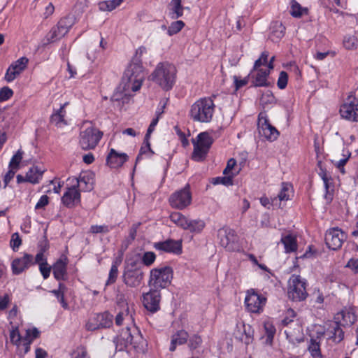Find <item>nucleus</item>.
<instances>
[{"mask_svg":"<svg viewBox=\"0 0 358 358\" xmlns=\"http://www.w3.org/2000/svg\"><path fill=\"white\" fill-rule=\"evenodd\" d=\"M156 259V255L153 252H146L142 257L143 263L146 266L152 264Z\"/></svg>","mask_w":358,"mask_h":358,"instance_id":"56","label":"nucleus"},{"mask_svg":"<svg viewBox=\"0 0 358 358\" xmlns=\"http://www.w3.org/2000/svg\"><path fill=\"white\" fill-rule=\"evenodd\" d=\"M350 152L348 150H343V158L338 160H334L335 166L340 170L342 173H345L344 165L350 157Z\"/></svg>","mask_w":358,"mask_h":358,"instance_id":"40","label":"nucleus"},{"mask_svg":"<svg viewBox=\"0 0 358 358\" xmlns=\"http://www.w3.org/2000/svg\"><path fill=\"white\" fill-rule=\"evenodd\" d=\"M49 203V197L47 195H43L39 199L35 206L36 210L43 209Z\"/></svg>","mask_w":358,"mask_h":358,"instance_id":"62","label":"nucleus"},{"mask_svg":"<svg viewBox=\"0 0 358 358\" xmlns=\"http://www.w3.org/2000/svg\"><path fill=\"white\" fill-rule=\"evenodd\" d=\"M187 226L185 230H188L193 233H200L205 227V222L201 220H187Z\"/></svg>","mask_w":358,"mask_h":358,"instance_id":"32","label":"nucleus"},{"mask_svg":"<svg viewBox=\"0 0 358 358\" xmlns=\"http://www.w3.org/2000/svg\"><path fill=\"white\" fill-rule=\"evenodd\" d=\"M143 276L141 271L127 268L123 274V281L130 287H137L141 284Z\"/></svg>","mask_w":358,"mask_h":358,"instance_id":"21","label":"nucleus"},{"mask_svg":"<svg viewBox=\"0 0 358 358\" xmlns=\"http://www.w3.org/2000/svg\"><path fill=\"white\" fill-rule=\"evenodd\" d=\"M185 26V23L182 20L173 22L168 28V34L173 36L178 33Z\"/></svg>","mask_w":358,"mask_h":358,"instance_id":"44","label":"nucleus"},{"mask_svg":"<svg viewBox=\"0 0 358 358\" xmlns=\"http://www.w3.org/2000/svg\"><path fill=\"white\" fill-rule=\"evenodd\" d=\"M145 73L144 68L138 62H131L124 73L122 79V85L124 95H132L140 90L144 81Z\"/></svg>","mask_w":358,"mask_h":358,"instance_id":"1","label":"nucleus"},{"mask_svg":"<svg viewBox=\"0 0 358 358\" xmlns=\"http://www.w3.org/2000/svg\"><path fill=\"white\" fill-rule=\"evenodd\" d=\"M68 259L62 255L53 265V275L57 280H62L66 275Z\"/></svg>","mask_w":358,"mask_h":358,"instance_id":"25","label":"nucleus"},{"mask_svg":"<svg viewBox=\"0 0 358 358\" xmlns=\"http://www.w3.org/2000/svg\"><path fill=\"white\" fill-rule=\"evenodd\" d=\"M113 324V315L108 312L92 315L86 325L87 331H95L101 328L110 327Z\"/></svg>","mask_w":358,"mask_h":358,"instance_id":"14","label":"nucleus"},{"mask_svg":"<svg viewBox=\"0 0 358 358\" xmlns=\"http://www.w3.org/2000/svg\"><path fill=\"white\" fill-rule=\"evenodd\" d=\"M173 278V270L169 266L153 268L150 271L149 285L157 290L168 287Z\"/></svg>","mask_w":358,"mask_h":358,"instance_id":"5","label":"nucleus"},{"mask_svg":"<svg viewBox=\"0 0 358 358\" xmlns=\"http://www.w3.org/2000/svg\"><path fill=\"white\" fill-rule=\"evenodd\" d=\"M181 1V0H171L169 3V15L171 19L176 20L182 16L184 7Z\"/></svg>","mask_w":358,"mask_h":358,"instance_id":"26","label":"nucleus"},{"mask_svg":"<svg viewBox=\"0 0 358 358\" xmlns=\"http://www.w3.org/2000/svg\"><path fill=\"white\" fill-rule=\"evenodd\" d=\"M118 269L116 264H113L109 271L108 278L106 281V285L113 284L117 278Z\"/></svg>","mask_w":358,"mask_h":358,"instance_id":"49","label":"nucleus"},{"mask_svg":"<svg viewBox=\"0 0 358 358\" xmlns=\"http://www.w3.org/2000/svg\"><path fill=\"white\" fill-rule=\"evenodd\" d=\"M346 234L339 228L334 227L329 229L325 235V243L329 249H339L346 240Z\"/></svg>","mask_w":358,"mask_h":358,"instance_id":"16","label":"nucleus"},{"mask_svg":"<svg viewBox=\"0 0 358 358\" xmlns=\"http://www.w3.org/2000/svg\"><path fill=\"white\" fill-rule=\"evenodd\" d=\"M65 286L60 283L58 289L52 290L51 292L57 298L62 307L65 309L68 308V303L64 300Z\"/></svg>","mask_w":358,"mask_h":358,"instance_id":"39","label":"nucleus"},{"mask_svg":"<svg viewBox=\"0 0 358 358\" xmlns=\"http://www.w3.org/2000/svg\"><path fill=\"white\" fill-rule=\"evenodd\" d=\"M13 91L8 87H4L0 90V101L8 100L13 96Z\"/></svg>","mask_w":358,"mask_h":358,"instance_id":"60","label":"nucleus"},{"mask_svg":"<svg viewBox=\"0 0 358 358\" xmlns=\"http://www.w3.org/2000/svg\"><path fill=\"white\" fill-rule=\"evenodd\" d=\"M292 194L293 191L292 185L289 183L283 182L278 197L280 201H287L291 199Z\"/></svg>","mask_w":358,"mask_h":358,"instance_id":"37","label":"nucleus"},{"mask_svg":"<svg viewBox=\"0 0 358 358\" xmlns=\"http://www.w3.org/2000/svg\"><path fill=\"white\" fill-rule=\"evenodd\" d=\"M102 132L96 128L90 126L81 131L80 145L83 150L94 149L102 137Z\"/></svg>","mask_w":358,"mask_h":358,"instance_id":"10","label":"nucleus"},{"mask_svg":"<svg viewBox=\"0 0 358 358\" xmlns=\"http://www.w3.org/2000/svg\"><path fill=\"white\" fill-rule=\"evenodd\" d=\"M131 315H129V308L127 307L122 310L120 311L115 317V324L118 326L122 325V321L124 320H130Z\"/></svg>","mask_w":358,"mask_h":358,"instance_id":"47","label":"nucleus"},{"mask_svg":"<svg viewBox=\"0 0 358 358\" xmlns=\"http://www.w3.org/2000/svg\"><path fill=\"white\" fill-rule=\"evenodd\" d=\"M257 125L259 134L268 141H274L278 138L279 131L269 123L265 113H259Z\"/></svg>","mask_w":358,"mask_h":358,"instance_id":"15","label":"nucleus"},{"mask_svg":"<svg viewBox=\"0 0 358 358\" xmlns=\"http://www.w3.org/2000/svg\"><path fill=\"white\" fill-rule=\"evenodd\" d=\"M288 76L285 71H281L279 75V78L278 80V87L280 89H284L286 87L287 85Z\"/></svg>","mask_w":358,"mask_h":358,"instance_id":"58","label":"nucleus"},{"mask_svg":"<svg viewBox=\"0 0 358 358\" xmlns=\"http://www.w3.org/2000/svg\"><path fill=\"white\" fill-rule=\"evenodd\" d=\"M112 229L111 227L108 225H92L90 227V232L92 234H106Z\"/></svg>","mask_w":358,"mask_h":358,"instance_id":"52","label":"nucleus"},{"mask_svg":"<svg viewBox=\"0 0 358 358\" xmlns=\"http://www.w3.org/2000/svg\"><path fill=\"white\" fill-rule=\"evenodd\" d=\"M23 151L18 150L17 152L13 156L9 163V169L17 170L19 169V164L22 159Z\"/></svg>","mask_w":358,"mask_h":358,"instance_id":"43","label":"nucleus"},{"mask_svg":"<svg viewBox=\"0 0 358 358\" xmlns=\"http://www.w3.org/2000/svg\"><path fill=\"white\" fill-rule=\"evenodd\" d=\"M40 335V331L38 330V329L34 327L31 329H28L26 331V334L23 337L22 341H28L31 343L33 342L34 339L38 338Z\"/></svg>","mask_w":358,"mask_h":358,"instance_id":"48","label":"nucleus"},{"mask_svg":"<svg viewBox=\"0 0 358 358\" xmlns=\"http://www.w3.org/2000/svg\"><path fill=\"white\" fill-rule=\"evenodd\" d=\"M161 294L159 290L151 289L143 295V304L144 307L152 313L160 309Z\"/></svg>","mask_w":358,"mask_h":358,"instance_id":"18","label":"nucleus"},{"mask_svg":"<svg viewBox=\"0 0 358 358\" xmlns=\"http://www.w3.org/2000/svg\"><path fill=\"white\" fill-rule=\"evenodd\" d=\"M23 338L21 337L17 327L13 328L10 332V342L17 345L19 346L20 345V341L22 340Z\"/></svg>","mask_w":358,"mask_h":358,"instance_id":"51","label":"nucleus"},{"mask_svg":"<svg viewBox=\"0 0 358 358\" xmlns=\"http://www.w3.org/2000/svg\"><path fill=\"white\" fill-rule=\"evenodd\" d=\"M335 320L336 322L334 327V337L335 340H337V341L339 342L343 338V332L340 328L338 323L343 326L352 324L357 320V317L350 309L345 308L336 314Z\"/></svg>","mask_w":358,"mask_h":358,"instance_id":"8","label":"nucleus"},{"mask_svg":"<svg viewBox=\"0 0 358 358\" xmlns=\"http://www.w3.org/2000/svg\"><path fill=\"white\" fill-rule=\"evenodd\" d=\"M34 264V257L31 255L25 253L21 257L13 259L11 264L13 273L19 275L24 271L28 269L31 265Z\"/></svg>","mask_w":358,"mask_h":358,"instance_id":"19","label":"nucleus"},{"mask_svg":"<svg viewBox=\"0 0 358 358\" xmlns=\"http://www.w3.org/2000/svg\"><path fill=\"white\" fill-rule=\"evenodd\" d=\"M340 114L343 119L352 122H358V100L350 95L341 106Z\"/></svg>","mask_w":358,"mask_h":358,"instance_id":"13","label":"nucleus"},{"mask_svg":"<svg viewBox=\"0 0 358 358\" xmlns=\"http://www.w3.org/2000/svg\"><path fill=\"white\" fill-rule=\"evenodd\" d=\"M67 104L68 103H65L57 112L53 113L51 116V122L58 127H62L67 124V122L65 120L66 110L64 109Z\"/></svg>","mask_w":358,"mask_h":358,"instance_id":"28","label":"nucleus"},{"mask_svg":"<svg viewBox=\"0 0 358 358\" xmlns=\"http://www.w3.org/2000/svg\"><path fill=\"white\" fill-rule=\"evenodd\" d=\"M177 70L169 62L159 63L150 75V79L164 90H171L176 83Z\"/></svg>","mask_w":358,"mask_h":358,"instance_id":"2","label":"nucleus"},{"mask_svg":"<svg viewBox=\"0 0 358 358\" xmlns=\"http://www.w3.org/2000/svg\"><path fill=\"white\" fill-rule=\"evenodd\" d=\"M43 172L44 170L38 166L30 168L26 174L27 182L32 184L38 183L42 178Z\"/></svg>","mask_w":358,"mask_h":358,"instance_id":"30","label":"nucleus"},{"mask_svg":"<svg viewBox=\"0 0 358 358\" xmlns=\"http://www.w3.org/2000/svg\"><path fill=\"white\" fill-rule=\"evenodd\" d=\"M22 241L21 239L19 237V235L17 233H15L12 235L11 240H10V246L11 248L15 250L17 249L20 245H21Z\"/></svg>","mask_w":358,"mask_h":358,"instance_id":"63","label":"nucleus"},{"mask_svg":"<svg viewBox=\"0 0 358 358\" xmlns=\"http://www.w3.org/2000/svg\"><path fill=\"white\" fill-rule=\"evenodd\" d=\"M189 335L188 333L184 330L178 331L171 336V345L169 348L170 351L173 352L176 349L177 345L185 344Z\"/></svg>","mask_w":358,"mask_h":358,"instance_id":"27","label":"nucleus"},{"mask_svg":"<svg viewBox=\"0 0 358 358\" xmlns=\"http://www.w3.org/2000/svg\"><path fill=\"white\" fill-rule=\"evenodd\" d=\"M343 45L346 49L352 50L357 46V38L354 35H346L343 39Z\"/></svg>","mask_w":358,"mask_h":358,"instance_id":"50","label":"nucleus"},{"mask_svg":"<svg viewBox=\"0 0 358 358\" xmlns=\"http://www.w3.org/2000/svg\"><path fill=\"white\" fill-rule=\"evenodd\" d=\"M268 57V52H262L261 57L255 62L254 69H258L261 66L266 65L267 64Z\"/></svg>","mask_w":358,"mask_h":358,"instance_id":"59","label":"nucleus"},{"mask_svg":"<svg viewBox=\"0 0 358 358\" xmlns=\"http://www.w3.org/2000/svg\"><path fill=\"white\" fill-rule=\"evenodd\" d=\"M218 236L222 247L230 251L238 249V237L234 230L229 228L221 229Z\"/></svg>","mask_w":358,"mask_h":358,"instance_id":"17","label":"nucleus"},{"mask_svg":"<svg viewBox=\"0 0 358 358\" xmlns=\"http://www.w3.org/2000/svg\"><path fill=\"white\" fill-rule=\"evenodd\" d=\"M71 358H90V357L86 348L83 346H79L73 352Z\"/></svg>","mask_w":358,"mask_h":358,"instance_id":"54","label":"nucleus"},{"mask_svg":"<svg viewBox=\"0 0 358 358\" xmlns=\"http://www.w3.org/2000/svg\"><path fill=\"white\" fill-rule=\"evenodd\" d=\"M308 350L314 358H321L320 345L315 341H311Z\"/></svg>","mask_w":358,"mask_h":358,"instance_id":"53","label":"nucleus"},{"mask_svg":"<svg viewBox=\"0 0 358 358\" xmlns=\"http://www.w3.org/2000/svg\"><path fill=\"white\" fill-rule=\"evenodd\" d=\"M39 270L43 278L47 279L50 276L51 266H48V263H46V264H41L39 265Z\"/></svg>","mask_w":358,"mask_h":358,"instance_id":"64","label":"nucleus"},{"mask_svg":"<svg viewBox=\"0 0 358 358\" xmlns=\"http://www.w3.org/2000/svg\"><path fill=\"white\" fill-rule=\"evenodd\" d=\"M264 329L266 334V343H271L273 336L275 334V328L270 321L264 322Z\"/></svg>","mask_w":358,"mask_h":358,"instance_id":"41","label":"nucleus"},{"mask_svg":"<svg viewBox=\"0 0 358 358\" xmlns=\"http://www.w3.org/2000/svg\"><path fill=\"white\" fill-rule=\"evenodd\" d=\"M28 62V59L24 57L18 59L8 69L5 79L8 82L14 80L26 69Z\"/></svg>","mask_w":358,"mask_h":358,"instance_id":"20","label":"nucleus"},{"mask_svg":"<svg viewBox=\"0 0 358 358\" xmlns=\"http://www.w3.org/2000/svg\"><path fill=\"white\" fill-rule=\"evenodd\" d=\"M306 285V280L300 275H292L288 280L289 298L294 301H304L308 296Z\"/></svg>","mask_w":358,"mask_h":358,"instance_id":"6","label":"nucleus"},{"mask_svg":"<svg viewBox=\"0 0 358 358\" xmlns=\"http://www.w3.org/2000/svg\"><path fill=\"white\" fill-rule=\"evenodd\" d=\"M62 202L67 208H73L80 203V193L77 186L67 188L62 197Z\"/></svg>","mask_w":358,"mask_h":358,"instance_id":"22","label":"nucleus"},{"mask_svg":"<svg viewBox=\"0 0 358 358\" xmlns=\"http://www.w3.org/2000/svg\"><path fill=\"white\" fill-rule=\"evenodd\" d=\"M281 243L284 245L285 252L290 253L297 250V241L295 236L287 234L282 236Z\"/></svg>","mask_w":358,"mask_h":358,"instance_id":"29","label":"nucleus"},{"mask_svg":"<svg viewBox=\"0 0 358 358\" xmlns=\"http://www.w3.org/2000/svg\"><path fill=\"white\" fill-rule=\"evenodd\" d=\"M322 179L323 180L324 187L326 189V194L324 195L325 199L327 202H330L333 199L334 187L331 185V178H329L327 173H324L322 175Z\"/></svg>","mask_w":358,"mask_h":358,"instance_id":"35","label":"nucleus"},{"mask_svg":"<svg viewBox=\"0 0 358 358\" xmlns=\"http://www.w3.org/2000/svg\"><path fill=\"white\" fill-rule=\"evenodd\" d=\"M255 70L257 71V73L253 81L254 85L258 87L268 85L267 77L269 74V71L264 70L262 69H258Z\"/></svg>","mask_w":358,"mask_h":358,"instance_id":"31","label":"nucleus"},{"mask_svg":"<svg viewBox=\"0 0 358 358\" xmlns=\"http://www.w3.org/2000/svg\"><path fill=\"white\" fill-rule=\"evenodd\" d=\"M239 172V170H237L235 173H231L230 175H225L224 177H217L214 179V184H222L224 185H232V179L236 176Z\"/></svg>","mask_w":358,"mask_h":358,"instance_id":"42","label":"nucleus"},{"mask_svg":"<svg viewBox=\"0 0 358 358\" xmlns=\"http://www.w3.org/2000/svg\"><path fill=\"white\" fill-rule=\"evenodd\" d=\"M131 95H124L123 93V89L122 83L120 85V86L117 88L116 91L113 94L111 99L113 101H120L123 100L125 97L131 96Z\"/></svg>","mask_w":358,"mask_h":358,"instance_id":"57","label":"nucleus"},{"mask_svg":"<svg viewBox=\"0 0 358 358\" xmlns=\"http://www.w3.org/2000/svg\"><path fill=\"white\" fill-rule=\"evenodd\" d=\"M306 13V8L301 7V6L296 0H292L290 14L292 17L299 18Z\"/></svg>","mask_w":358,"mask_h":358,"instance_id":"38","label":"nucleus"},{"mask_svg":"<svg viewBox=\"0 0 358 358\" xmlns=\"http://www.w3.org/2000/svg\"><path fill=\"white\" fill-rule=\"evenodd\" d=\"M213 143L212 136L207 132H202L197 136L196 141H193L194 150L192 159L196 162L203 161Z\"/></svg>","mask_w":358,"mask_h":358,"instance_id":"7","label":"nucleus"},{"mask_svg":"<svg viewBox=\"0 0 358 358\" xmlns=\"http://www.w3.org/2000/svg\"><path fill=\"white\" fill-rule=\"evenodd\" d=\"M128 159L126 153L117 152L115 149H110L106 159L107 164L113 169H117L123 165Z\"/></svg>","mask_w":358,"mask_h":358,"instance_id":"24","label":"nucleus"},{"mask_svg":"<svg viewBox=\"0 0 358 358\" xmlns=\"http://www.w3.org/2000/svg\"><path fill=\"white\" fill-rule=\"evenodd\" d=\"M285 29V27L281 23H275V24L273 27L271 35L272 40L275 39L273 38L274 36L278 39L281 38L284 36Z\"/></svg>","mask_w":358,"mask_h":358,"instance_id":"45","label":"nucleus"},{"mask_svg":"<svg viewBox=\"0 0 358 358\" xmlns=\"http://www.w3.org/2000/svg\"><path fill=\"white\" fill-rule=\"evenodd\" d=\"M202 343V339L201 338L195 334V335H193L189 340V343H188V346L190 350H195L198 347L200 346V345Z\"/></svg>","mask_w":358,"mask_h":358,"instance_id":"55","label":"nucleus"},{"mask_svg":"<svg viewBox=\"0 0 358 358\" xmlns=\"http://www.w3.org/2000/svg\"><path fill=\"white\" fill-rule=\"evenodd\" d=\"M116 348L122 351L131 346L134 349L142 350L145 343L143 338L137 329L131 331L127 328L116 338Z\"/></svg>","mask_w":358,"mask_h":358,"instance_id":"4","label":"nucleus"},{"mask_svg":"<svg viewBox=\"0 0 358 358\" xmlns=\"http://www.w3.org/2000/svg\"><path fill=\"white\" fill-rule=\"evenodd\" d=\"M75 22L74 17L67 15L62 18L54 27L47 36V40L49 43L55 42L64 37L73 25Z\"/></svg>","mask_w":358,"mask_h":358,"instance_id":"9","label":"nucleus"},{"mask_svg":"<svg viewBox=\"0 0 358 358\" xmlns=\"http://www.w3.org/2000/svg\"><path fill=\"white\" fill-rule=\"evenodd\" d=\"M47 249H48V245H47V243H45V245L43 248H41L40 251L36 254V255L35 257V261L34 262V264H38L39 266L41 264H46V263H48L47 259H46L45 256L44 255V252Z\"/></svg>","mask_w":358,"mask_h":358,"instance_id":"46","label":"nucleus"},{"mask_svg":"<svg viewBox=\"0 0 358 358\" xmlns=\"http://www.w3.org/2000/svg\"><path fill=\"white\" fill-rule=\"evenodd\" d=\"M266 302V298L251 289L247 292L245 298V304L248 311L253 313H259L263 311Z\"/></svg>","mask_w":358,"mask_h":358,"instance_id":"12","label":"nucleus"},{"mask_svg":"<svg viewBox=\"0 0 358 358\" xmlns=\"http://www.w3.org/2000/svg\"><path fill=\"white\" fill-rule=\"evenodd\" d=\"M169 201L173 208L178 210H182L189 206L192 202V194L189 185L173 193Z\"/></svg>","mask_w":358,"mask_h":358,"instance_id":"11","label":"nucleus"},{"mask_svg":"<svg viewBox=\"0 0 358 358\" xmlns=\"http://www.w3.org/2000/svg\"><path fill=\"white\" fill-rule=\"evenodd\" d=\"M124 0H108L99 3V8L101 11H112L118 7Z\"/></svg>","mask_w":358,"mask_h":358,"instance_id":"36","label":"nucleus"},{"mask_svg":"<svg viewBox=\"0 0 358 358\" xmlns=\"http://www.w3.org/2000/svg\"><path fill=\"white\" fill-rule=\"evenodd\" d=\"M215 105L210 97L200 98L190 107L189 115L194 122H210L215 113Z\"/></svg>","mask_w":358,"mask_h":358,"instance_id":"3","label":"nucleus"},{"mask_svg":"<svg viewBox=\"0 0 358 358\" xmlns=\"http://www.w3.org/2000/svg\"><path fill=\"white\" fill-rule=\"evenodd\" d=\"M154 247L156 250L173 254L182 252V243L180 241L168 239L165 241L155 243Z\"/></svg>","mask_w":358,"mask_h":358,"instance_id":"23","label":"nucleus"},{"mask_svg":"<svg viewBox=\"0 0 358 358\" xmlns=\"http://www.w3.org/2000/svg\"><path fill=\"white\" fill-rule=\"evenodd\" d=\"M169 217L172 222L184 230L185 227L187 226V224L188 217H185L184 215L179 212H173L171 213Z\"/></svg>","mask_w":358,"mask_h":358,"instance_id":"33","label":"nucleus"},{"mask_svg":"<svg viewBox=\"0 0 358 358\" xmlns=\"http://www.w3.org/2000/svg\"><path fill=\"white\" fill-rule=\"evenodd\" d=\"M75 180H76V183L74 185L77 186L78 189L79 187H82L83 184L85 185V187L83 188L84 191H90L93 189V185L92 182H90V178L88 174H80V176L75 178Z\"/></svg>","mask_w":358,"mask_h":358,"instance_id":"34","label":"nucleus"},{"mask_svg":"<svg viewBox=\"0 0 358 358\" xmlns=\"http://www.w3.org/2000/svg\"><path fill=\"white\" fill-rule=\"evenodd\" d=\"M236 161L234 159L231 158L230 159L228 160L227 166L224 169V170L223 171V173L224 175L231 174V173H234L233 169L236 166ZM236 171H235L234 173Z\"/></svg>","mask_w":358,"mask_h":358,"instance_id":"61","label":"nucleus"}]
</instances>
